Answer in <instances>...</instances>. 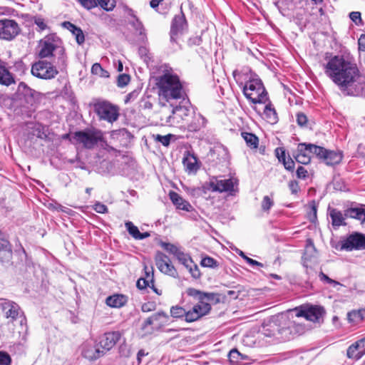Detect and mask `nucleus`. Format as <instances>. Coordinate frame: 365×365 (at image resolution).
<instances>
[{"label": "nucleus", "mask_w": 365, "mask_h": 365, "mask_svg": "<svg viewBox=\"0 0 365 365\" xmlns=\"http://www.w3.org/2000/svg\"><path fill=\"white\" fill-rule=\"evenodd\" d=\"M324 72L341 92L354 95L353 88L361 77L356 63L343 56H334L324 65Z\"/></svg>", "instance_id": "f257e3e1"}, {"label": "nucleus", "mask_w": 365, "mask_h": 365, "mask_svg": "<svg viewBox=\"0 0 365 365\" xmlns=\"http://www.w3.org/2000/svg\"><path fill=\"white\" fill-rule=\"evenodd\" d=\"M155 85L159 99L165 102L183 98L184 88L180 76L168 63L160 65Z\"/></svg>", "instance_id": "f03ea898"}, {"label": "nucleus", "mask_w": 365, "mask_h": 365, "mask_svg": "<svg viewBox=\"0 0 365 365\" xmlns=\"http://www.w3.org/2000/svg\"><path fill=\"white\" fill-rule=\"evenodd\" d=\"M187 297L197 302L190 307H187L186 322H196L210 314L212 304L220 302V294L214 292H205L193 287L185 290Z\"/></svg>", "instance_id": "7ed1b4c3"}, {"label": "nucleus", "mask_w": 365, "mask_h": 365, "mask_svg": "<svg viewBox=\"0 0 365 365\" xmlns=\"http://www.w3.org/2000/svg\"><path fill=\"white\" fill-rule=\"evenodd\" d=\"M243 93L252 103H266L269 101L268 93L262 81L259 78L247 81L243 87Z\"/></svg>", "instance_id": "20e7f679"}, {"label": "nucleus", "mask_w": 365, "mask_h": 365, "mask_svg": "<svg viewBox=\"0 0 365 365\" xmlns=\"http://www.w3.org/2000/svg\"><path fill=\"white\" fill-rule=\"evenodd\" d=\"M62 41L56 34L46 35L39 41V51L38 56L41 59L51 58L53 56V52L58 51L62 56L63 62H65V49L61 46Z\"/></svg>", "instance_id": "39448f33"}, {"label": "nucleus", "mask_w": 365, "mask_h": 365, "mask_svg": "<svg viewBox=\"0 0 365 365\" xmlns=\"http://www.w3.org/2000/svg\"><path fill=\"white\" fill-rule=\"evenodd\" d=\"M76 143L81 145L84 148L91 150L101 142H105L103 132L96 128H86L73 133Z\"/></svg>", "instance_id": "423d86ee"}, {"label": "nucleus", "mask_w": 365, "mask_h": 365, "mask_svg": "<svg viewBox=\"0 0 365 365\" xmlns=\"http://www.w3.org/2000/svg\"><path fill=\"white\" fill-rule=\"evenodd\" d=\"M94 113L100 120H105L113 123L120 115L119 107L106 100H97L93 103Z\"/></svg>", "instance_id": "0eeeda50"}, {"label": "nucleus", "mask_w": 365, "mask_h": 365, "mask_svg": "<svg viewBox=\"0 0 365 365\" xmlns=\"http://www.w3.org/2000/svg\"><path fill=\"white\" fill-rule=\"evenodd\" d=\"M31 73L36 78L51 80L58 74V71L52 63L41 59L32 64Z\"/></svg>", "instance_id": "6e6552de"}, {"label": "nucleus", "mask_w": 365, "mask_h": 365, "mask_svg": "<svg viewBox=\"0 0 365 365\" xmlns=\"http://www.w3.org/2000/svg\"><path fill=\"white\" fill-rule=\"evenodd\" d=\"M341 250L352 251L365 249V235L354 232L349 235L340 242Z\"/></svg>", "instance_id": "1a4fd4ad"}, {"label": "nucleus", "mask_w": 365, "mask_h": 365, "mask_svg": "<svg viewBox=\"0 0 365 365\" xmlns=\"http://www.w3.org/2000/svg\"><path fill=\"white\" fill-rule=\"evenodd\" d=\"M20 32L21 28L15 20L9 19L0 20V39L12 41Z\"/></svg>", "instance_id": "9d476101"}, {"label": "nucleus", "mask_w": 365, "mask_h": 365, "mask_svg": "<svg viewBox=\"0 0 365 365\" xmlns=\"http://www.w3.org/2000/svg\"><path fill=\"white\" fill-rule=\"evenodd\" d=\"M155 262L159 271L173 278L178 277V272L170 259L163 252L157 251L155 255Z\"/></svg>", "instance_id": "9b49d317"}, {"label": "nucleus", "mask_w": 365, "mask_h": 365, "mask_svg": "<svg viewBox=\"0 0 365 365\" xmlns=\"http://www.w3.org/2000/svg\"><path fill=\"white\" fill-rule=\"evenodd\" d=\"M315 151H317V158L329 166L338 165L343 159V153L341 151L327 150L319 145L315 148Z\"/></svg>", "instance_id": "f8f14e48"}, {"label": "nucleus", "mask_w": 365, "mask_h": 365, "mask_svg": "<svg viewBox=\"0 0 365 365\" xmlns=\"http://www.w3.org/2000/svg\"><path fill=\"white\" fill-rule=\"evenodd\" d=\"M318 145L312 143H299L297 147V154L294 156L296 161L300 164L308 165L311 163V154L317 157V151L315 148Z\"/></svg>", "instance_id": "ddd939ff"}, {"label": "nucleus", "mask_w": 365, "mask_h": 365, "mask_svg": "<svg viewBox=\"0 0 365 365\" xmlns=\"http://www.w3.org/2000/svg\"><path fill=\"white\" fill-rule=\"evenodd\" d=\"M293 311L296 313V317H304L307 320L314 322H317L324 313L323 308L318 306L300 307L295 308Z\"/></svg>", "instance_id": "4468645a"}, {"label": "nucleus", "mask_w": 365, "mask_h": 365, "mask_svg": "<svg viewBox=\"0 0 365 365\" xmlns=\"http://www.w3.org/2000/svg\"><path fill=\"white\" fill-rule=\"evenodd\" d=\"M123 333L119 331H112L106 332L100 339L99 344L104 354L111 350L120 341Z\"/></svg>", "instance_id": "2eb2a0df"}, {"label": "nucleus", "mask_w": 365, "mask_h": 365, "mask_svg": "<svg viewBox=\"0 0 365 365\" xmlns=\"http://www.w3.org/2000/svg\"><path fill=\"white\" fill-rule=\"evenodd\" d=\"M0 308L4 312V317L9 319L11 322L16 321L22 312L19 305L10 300H5L1 303Z\"/></svg>", "instance_id": "dca6fc26"}, {"label": "nucleus", "mask_w": 365, "mask_h": 365, "mask_svg": "<svg viewBox=\"0 0 365 365\" xmlns=\"http://www.w3.org/2000/svg\"><path fill=\"white\" fill-rule=\"evenodd\" d=\"M12 256V245L4 232L0 229V262L1 263H9L11 261Z\"/></svg>", "instance_id": "f3484780"}, {"label": "nucleus", "mask_w": 365, "mask_h": 365, "mask_svg": "<svg viewBox=\"0 0 365 365\" xmlns=\"http://www.w3.org/2000/svg\"><path fill=\"white\" fill-rule=\"evenodd\" d=\"M187 27V23L182 11L180 14L175 15L172 21L170 29L171 40L175 41V38L183 32Z\"/></svg>", "instance_id": "a211bd4d"}, {"label": "nucleus", "mask_w": 365, "mask_h": 365, "mask_svg": "<svg viewBox=\"0 0 365 365\" xmlns=\"http://www.w3.org/2000/svg\"><path fill=\"white\" fill-rule=\"evenodd\" d=\"M365 339H361L351 346L347 349V356L350 359H359L365 354Z\"/></svg>", "instance_id": "6ab92c4d"}, {"label": "nucleus", "mask_w": 365, "mask_h": 365, "mask_svg": "<svg viewBox=\"0 0 365 365\" xmlns=\"http://www.w3.org/2000/svg\"><path fill=\"white\" fill-rule=\"evenodd\" d=\"M182 164L188 173H196L200 169L198 159L194 153L187 151L182 158Z\"/></svg>", "instance_id": "aec40b11"}, {"label": "nucleus", "mask_w": 365, "mask_h": 365, "mask_svg": "<svg viewBox=\"0 0 365 365\" xmlns=\"http://www.w3.org/2000/svg\"><path fill=\"white\" fill-rule=\"evenodd\" d=\"M169 197L172 202L178 209L187 212H192L194 210V207L188 201L184 200L178 192L170 191L169 192Z\"/></svg>", "instance_id": "412c9836"}, {"label": "nucleus", "mask_w": 365, "mask_h": 365, "mask_svg": "<svg viewBox=\"0 0 365 365\" xmlns=\"http://www.w3.org/2000/svg\"><path fill=\"white\" fill-rule=\"evenodd\" d=\"M152 317L154 321V328L157 329V331L162 330L171 322L170 317L163 311L155 312L152 314Z\"/></svg>", "instance_id": "4be33fe9"}, {"label": "nucleus", "mask_w": 365, "mask_h": 365, "mask_svg": "<svg viewBox=\"0 0 365 365\" xmlns=\"http://www.w3.org/2000/svg\"><path fill=\"white\" fill-rule=\"evenodd\" d=\"M82 356L89 361H94L104 355L103 351L95 349L90 344H84L81 351Z\"/></svg>", "instance_id": "5701e85b"}, {"label": "nucleus", "mask_w": 365, "mask_h": 365, "mask_svg": "<svg viewBox=\"0 0 365 365\" xmlns=\"http://www.w3.org/2000/svg\"><path fill=\"white\" fill-rule=\"evenodd\" d=\"M15 83L13 74L6 66V63L0 59V85L9 86Z\"/></svg>", "instance_id": "b1692460"}, {"label": "nucleus", "mask_w": 365, "mask_h": 365, "mask_svg": "<svg viewBox=\"0 0 365 365\" xmlns=\"http://www.w3.org/2000/svg\"><path fill=\"white\" fill-rule=\"evenodd\" d=\"M128 302V298L126 296L123 294H113L112 296H109L106 299V303L108 307L113 308H120L126 304Z\"/></svg>", "instance_id": "393cba45"}, {"label": "nucleus", "mask_w": 365, "mask_h": 365, "mask_svg": "<svg viewBox=\"0 0 365 365\" xmlns=\"http://www.w3.org/2000/svg\"><path fill=\"white\" fill-rule=\"evenodd\" d=\"M63 25L65 28L70 31L73 34V35L75 36L76 42L78 44L81 45L84 43L85 36L81 28L77 27L76 25H74L70 21H64L63 23Z\"/></svg>", "instance_id": "a878e982"}, {"label": "nucleus", "mask_w": 365, "mask_h": 365, "mask_svg": "<svg viewBox=\"0 0 365 365\" xmlns=\"http://www.w3.org/2000/svg\"><path fill=\"white\" fill-rule=\"evenodd\" d=\"M125 227L128 232V233L135 239V240H143L147 238L150 236V233L148 232H140L137 226L134 225L132 222H126L125 223Z\"/></svg>", "instance_id": "bb28decb"}, {"label": "nucleus", "mask_w": 365, "mask_h": 365, "mask_svg": "<svg viewBox=\"0 0 365 365\" xmlns=\"http://www.w3.org/2000/svg\"><path fill=\"white\" fill-rule=\"evenodd\" d=\"M344 216L346 218H354L361 222L365 221V210L361 207H351L344 211Z\"/></svg>", "instance_id": "cd10ccee"}, {"label": "nucleus", "mask_w": 365, "mask_h": 365, "mask_svg": "<svg viewBox=\"0 0 365 365\" xmlns=\"http://www.w3.org/2000/svg\"><path fill=\"white\" fill-rule=\"evenodd\" d=\"M265 104L263 115L264 118L271 123H275L277 121L278 117L275 108L272 103L269 100Z\"/></svg>", "instance_id": "c85d7f7f"}, {"label": "nucleus", "mask_w": 365, "mask_h": 365, "mask_svg": "<svg viewBox=\"0 0 365 365\" xmlns=\"http://www.w3.org/2000/svg\"><path fill=\"white\" fill-rule=\"evenodd\" d=\"M237 184V180L230 178L227 180H217V186L219 187V192H233L235 186Z\"/></svg>", "instance_id": "c756f323"}, {"label": "nucleus", "mask_w": 365, "mask_h": 365, "mask_svg": "<svg viewBox=\"0 0 365 365\" xmlns=\"http://www.w3.org/2000/svg\"><path fill=\"white\" fill-rule=\"evenodd\" d=\"M330 217L331 219V225L334 227H339L343 225H346L344 222L345 216L342 212L336 209H331L329 212Z\"/></svg>", "instance_id": "7c9ffc66"}, {"label": "nucleus", "mask_w": 365, "mask_h": 365, "mask_svg": "<svg viewBox=\"0 0 365 365\" xmlns=\"http://www.w3.org/2000/svg\"><path fill=\"white\" fill-rule=\"evenodd\" d=\"M241 136L249 148L251 149H257L258 148L259 138L255 134L244 131L241 133Z\"/></svg>", "instance_id": "2f4dec72"}, {"label": "nucleus", "mask_w": 365, "mask_h": 365, "mask_svg": "<svg viewBox=\"0 0 365 365\" xmlns=\"http://www.w3.org/2000/svg\"><path fill=\"white\" fill-rule=\"evenodd\" d=\"M140 329L143 336L151 335L155 331H157V329L154 328V321L152 315L144 320L141 324Z\"/></svg>", "instance_id": "473e14b6"}, {"label": "nucleus", "mask_w": 365, "mask_h": 365, "mask_svg": "<svg viewBox=\"0 0 365 365\" xmlns=\"http://www.w3.org/2000/svg\"><path fill=\"white\" fill-rule=\"evenodd\" d=\"M203 118L201 115H194L192 117L190 123L186 125V127L189 131L195 132L200 129L202 126V121Z\"/></svg>", "instance_id": "72a5a7b5"}, {"label": "nucleus", "mask_w": 365, "mask_h": 365, "mask_svg": "<svg viewBox=\"0 0 365 365\" xmlns=\"http://www.w3.org/2000/svg\"><path fill=\"white\" fill-rule=\"evenodd\" d=\"M96 4V7L100 6L105 11H110L115 7V0H93Z\"/></svg>", "instance_id": "f704fd0d"}, {"label": "nucleus", "mask_w": 365, "mask_h": 365, "mask_svg": "<svg viewBox=\"0 0 365 365\" xmlns=\"http://www.w3.org/2000/svg\"><path fill=\"white\" fill-rule=\"evenodd\" d=\"M187 308L179 306H173L170 308V315L174 318H185L186 322Z\"/></svg>", "instance_id": "c9c22d12"}, {"label": "nucleus", "mask_w": 365, "mask_h": 365, "mask_svg": "<svg viewBox=\"0 0 365 365\" xmlns=\"http://www.w3.org/2000/svg\"><path fill=\"white\" fill-rule=\"evenodd\" d=\"M160 247L170 254L173 255L175 257L180 251V250L174 244L165 242H160Z\"/></svg>", "instance_id": "e433bc0d"}, {"label": "nucleus", "mask_w": 365, "mask_h": 365, "mask_svg": "<svg viewBox=\"0 0 365 365\" xmlns=\"http://www.w3.org/2000/svg\"><path fill=\"white\" fill-rule=\"evenodd\" d=\"M175 257L181 262L186 268L192 266V264L194 262L191 257L185 254L181 250L178 253Z\"/></svg>", "instance_id": "4c0bfd02"}, {"label": "nucleus", "mask_w": 365, "mask_h": 365, "mask_svg": "<svg viewBox=\"0 0 365 365\" xmlns=\"http://www.w3.org/2000/svg\"><path fill=\"white\" fill-rule=\"evenodd\" d=\"M133 20L130 21V25L133 27L136 32L140 34H145V29L143 23L136 17L135 15L132 14Z\"/></svg>", "instance_id": "58836bf2"}, {"label": "nucleus", "mask_w": 365, "mask_h": 365, "mask_svg": "<svg viewBox=\"0 0 365 365\" xmlns=\"http://www.w3.org/2000/svg\"><path fill=\"white\" fill-rule=\"evenodd\" d=\"M200 264L202 267L210 268H216L219 266L217 261L209 256L203 257L200 262Z\"/></svg>", "instance_id": "ea45409f"}, {"label": "nucleus", "mask_w": 365, "mask_h": 365, "mask_svg": "<svg viewBox=\"0 0 365 365\" xmlns=\"http://www.w3.org/2000/svg\"><path fill=\"white\" fill-rule=\"evenodd\" d=\"M130 81V76L126 73L120 74L117 78V86L119 88H124Z\"/></svg>", "instance_id": "a19ab883"}, {"label": "nucleus", "mask_w": 365, "mask_h": 365, "mask_svg": "<svg viewBox=\"0 0 365 365\" xmlns=\"http://www.w3.org/2000/svg\"><path fill=\"white\" fill-rule=\"evenodd\" d=\"M273 205H274V200L271 197H269L267 195H266L263 197L262 202H261V207H262V210L263 211L269 212Z\"/></svg>", "instance_id": "79ce46f5"}, {"label": "nucleus", "mask_w": 365, "mask_h": 365, "mask_svg": "<svg viewBox=\"0 0 365 365\" xmlns=\"http://www.w3.org/2000/svg\"><path fill=\"white\" fill-rule=\"evenodd\" d=\"M172 137V134H168L166 135L157 134L153 135L154 139L156 141L161 143L164 146H168L170 145V139Z\"/></svg>", "instance_id": "37998d69"}, {"label": "nucleus", "mask_w": 365, "mask_h": 365, "mask_svg": "<svg viewBox=\"0 0 365 365\" xmlns=\"http://www.w3.org/2000/svg\"><path fill=\"white\" fill-rule=\"evenodd\" d=\"M33 19L34 24L38 27V31H43L48 29V26L42 17L34 16Z\"/></svg>", "instance_id": "c03bdc74"}, {"label": "nucleus", "mask_w": 365, "mask_h": 365, "mask_svg": "<svg viewBox=\"0 0 365 365\" xmlns=\"http://www.w3.org/2000/svg\"><path fill=\"white\" fill-rule=\"evenodd\" d=\"M311 207V211L308 214V219L310 222H314L317 220V207L316 205V203L314 201H312L310 204Z\"/></svg>", "instance_id": "a18cd8bd"}, {"label": "nucleus", "mask_w": 365, "mask_h": 365, "mask_svg": "<svg viewBox=\"0 0 365 365\" xmlns=\"http://www.w3.org/2000/svg\"><path fill=\"white\" fill-rule=\"evenodd\" d=\"M11 363V358L10 355L6 351H0V365H10Z\"/></svg>", "instance_id": "49530a36"}, {"label": "nucleus", "mask_w": 365, "mask_h": 365, "mask_svg": "<svg viewBox=\"0 0 365 365\" xmlns=\"http://www.w3.org/2000/svg\"><path fill=\"white\" fill-rule=\"evenodd\" d=\"M275 155L280 163L284 161L286 158V150L283 147H278L274 150Z\"/></svg>", "instance_id": "de8ad7c7"}, {"label": "nucleus", "mask_w": 365, "mask_h": 365, "mask_svg": "<svg viewBox=\"0 0 365 365\" xmlns=\"http://www.w3.org/2000/svg\"><path fill=\"white\" fill-rule=\"evenodd\" d=\"M192 277L195 279H199L201 277L200 271L197 264L194 262L192 264V266L188 267L187 268Z\"/></svg>", "instance_id": "09e8293b"}, {"label": "nucleus", "mask_w": 365, "mask_h": 365, "mask_svg": "<svg viewBox=\"0 0 365 365\" xmlns=\"http://www.w3.org/2000/svg\"><path fill=\"white\" fill-rule=\"evenodd\" d=\"M144 270H145V277L144 278L147 279L148 280L150 281V282H153L154 281V269L153 266H150L148 267L147 265L144 266Z\"/></svg>", "instance_id": "8fccbe9b"}, {"label": "nucleus", "mask_w": 365, "mask_h": 365, "mask_svg": "<svg viewBox=\"0 0 365 365\" xmlns=\"http://www.w3.org/2000/svg\"><path fill=\"white\" fill-rule=\"evenodd\" d=\"M284 168L289 171L293 172L294 170L295 163L289 156L282 163Z\"/></svg>", "instance_id": "3c124183"}, {"label": "nucleus", "mask_w": 365, "mask_h": 365, "mask_svg": "<svg viewBox=\"0 0 365 365\" xmlns=\"http://www.w3.org/2000/svg\"><path fill=\"white\" fill-rule=\"evenodd\" d=\"M297 178L305 180L309 176L307 170L303 166H299L296 171Z\"/></svg>", "instance_id": "603ef678"}, {"label": "nucleus", "mask_w": 365, "mask_h": 365, "mask_svg": "<svg viewBox=\"0 0 365 365\" xmlns=\"http://www.w3.org/2000/svg\"><path fill=\"white\" fill-rule=\"evenodd\" d=\"M79 4L85 9L91 10L96 7V4L93 0H77Z\"/></svg>", "instance_id": "864d4df0"}, {"label": "nucleus", "mask_w": 365, "mask_h": 365, "mask_svg": "<svg viewBox=\"0 0 365 365\" xmlns=\"http://www.w3.org/2000/svg\"><path fill=\"white\" fill-rule=\"evenodd\" d=\"M297 122L301 127L306 126L308 123V118L304 113H297Z\"/></svg>", "instance_id": "5fc2aeb1"}, {"label": "nucleus", "mask_w": 365, "mask_h": 365, "mask_svg": "<svg viewBox=\"0 0 365 365\" xmlns=\"http://www.w3.org/2000/svg\"><path fill=\"white\" fill-rule=\"evenodd\" d=\"M288 329L291 330V331H294L296 332H302L304 331V327L297 323L294 319L291 320L290 324L288 326Z\"/></svg>", "instance_id": "6e6d98bb"}, {"label": "nucleus", "mask_w": 365, "mask_h": 365, "mask_svg": "<svg viewBox=\"0 0 365 365\" xmlns=\"http://www.w3.org/2000/svg\"><path fill=\"white\" fill-rule=\"evenodd\" d=\"M349 322H355L361 319V314L359 311H352L347 315Z\"/></svg>", "instance_id": "4d7b16f0"}, {"label": "nucleus", "mask_w": 365, "mask_h": 365, "mask_svg": "<svg viewBox=\"0 0 365 365\" xmlns=\"http://www.w3.org/2000/svg\"><path fill=\"white\" fill-rule=\"evenodd\" d=\"M217 179L213 178L209 182L206 183L205 188L212 192H219V187L217 185Z\"/></svg>", "instance_id": "13d9d810"}, {"label": "nucleus", "mask_w": 365, "mask_h": 365, "mask_svg": "<svg viewBox=\"0 0 365 365\" xmlns=\"http://www.w3.org/2000/svg\"><path fill=\"white\" fill-rule=\"evenodd\" d=\"M240 353L237 349H232L229 353V360L232 364L237 363L240 359Z\"/></svg>", "instance_id": "bf43d9fd"}, {"label": "nucleus", "mask_w": 365, "mask_h": 365, "mask_svg": "<svg viewBox=\"0 0 365 365\" xmlns=\"http://www.w3.org/2000/svg\"><path fill=\"white\" fill-rule=\"evenodd\" d=\"M349 17L352 21H354L356 25L361 24L362 19L361 16V13L359 11H352L349 14Z\"/></svg>", "instance_id": "052dcab7"}, {"label": "nucleus", "mask_w": 365, "mask_h": 365, "mask_svg": "<svg viewBox=\"0 0 365 365\" xmlns=\"http://www.w3.org/2000/svg\"><path fill=\"white\" fill-rule=\"evenodd\" d=\"M150 281L148 280L144 277H140L136 283V286L139 289H144L148 287H150Z\"/></svg>", "instance_id": "680f3d73"}, {"label": "nucleus", "mask_w": 365, "mask_h": 365, "mask_svg": "<svg viewBox=\"0 0 365 365\" xmlns=\"http://www.w3.org/2000/svg\"><path fill=\"white\" fill-rule=\"evenodd\" d=\"M139 93H140L139 90H134V91H131L130 93H129L125 96V98L124 100L125 103L127 104V103H130L131 101L136 99L138 98V96H139Z\"/></svg>", "instance_id": "e2e57ef3"}, {"label": "nucleus", "mask_w": 365, "mask_h": 365, "mask_svg": "<svg viewBox=\"0 0 365 365\" xmlns=\"http://www.w3.org/2000/svg\"><path fill=\"white\" fill-rule=\"evenodd\" d=\"M155 309V304L153 302H145L141 306V311L143 312H150Z\"/></svg>", "instance_id": "0e129e2a"}, {"label": "nucleus", "mask_w": 365, "mask_h": 365, "mask_svg": "<svg viewBox=\"0 0 365 365\" xmlns=\"http://www.w3.org/2000/svg\"><path fill=\"white\" fill-rule=\"evenodd\" d=\"M358 49L360 53L365 52V34H361L358 39Z\"/></svg>", "instance_id": "69168bd1"}, {"label": "nucleus", "mask_w": 365, "mask_h": 365, "mask_svg": "<svg viewBox=\"0 0 365 365\" xmlns=\"http://www.w3.org/2000/svg\"><path fill=\"white\" fill-rule=\"evenodd\" d=\"M288 186L292 194H297L300 190L299 183L296 180L289 181Z\"/></svg>", "instance_id": "338daca9"}, {"label": "nucleus", "mask_w": 365, "mask_h": 365, "mask_svg": "<svg viewBox=\"0 0 365 365\" xmlns=\"http://www.w3.org/2000/svg\"><path fill=\"white\" fill-rule=\"evenodd\" d=\"M94 210L98 212V213H101V214H103V213H106L108 212V207L107 206H106L105 205L101 203V202H97L94 205Z\"/></svg>", "instance_id": "774afa93"}]
</instances>
